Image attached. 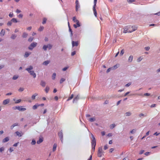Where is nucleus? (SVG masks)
<instances>
[{"instance_id":"nucleus-1","label":"nucleus","mask_w":160,"mask_h":160,"mask_svg":"<svg viewBox=\"0 0 160 160\" xmlns=\"http://www.w3.org/2000/svg\"><path fill=\"white\" fill-rule=\"evenodd\" d=\"M24 107V106H17L16 107H13L12 109L13 110H16L18 109L19 111H24L26 110V109L25 108H22V107Z\"/></svg>"},{"instance_id":"nucleus-2","label":"nucleus","mask_w":160,"mask_h":160,"mask_svg":"<svg viewBox=\"0 0 160 160\" xmlns=\"http://www.w3.org/2000/svg\"><path fill=\"white\" fill-rule=\"evenodd\" d=\"M92 138V139L91 140L92 147H96V139L93 134H91Z\"/></svg>"},{"instance_id":"nucleus-3","label":"nucleus","mask_w":160,"mask_h":160,"mask_svg":"<svg viewBox=\"0 0 160 160\" xmlns=\"http://www.w3.org/2000/svg\"><path fill=\"white\" fill-rule=\"evenodd\" d=\"M52 45L49 44L47 45H44L42 47V49L44 51H46L47 50V48H48L49 50L51 49L52 48Z\"/></svg>"},{"instance_id":"nucleus-4","label":"nucleus","mask_w":160,"mask_h":160,"mask_svg":"<svg viewBox=\"0 0 160 160\" xmlns=\"http://www.w3.org/2000/svg\"><path fill=\"white\" fill-rule=\"evenodd\" d=\"M37 44V43L36 42H34L32 43L28 47V49L31 50H32L33 48L36 46Z\"/></svg>"},{"instance_id":"nucleus-5","label":"nucleus","mask_w":160,"mask_h":160,"mask_svg":"<svg viewBox=\"0 0 160 160\" xmlns=\"http://www.w3.org/2000/svg\"><path fill=\"white\" fill-rule=\"evenodd\" d=\"M102 149L101 147H99L98 148L97 153V156L99 157H101L102 156Z\"/></svg>"},{"instance_id":"nucleus-6","label":"nucleus","mask_w":160,"mask_h":160,"mask_svg":"<svg viewBox=\"0 0 160 160\" xmlns=\"http://www.w3.org/2000/svg\"><path fill=\"white\" fill-rule=\"evenodd\" d=\"M58 135L59 137L60 140H61V142H62L63 139V134L62 130H61L59 132H58Z\"/></svg>"},{"instance_id":"nucleus-7","label":"nucleus","mask_w":160,"mask_h":160,"mask_svg":"<svg viewBox=\"0 0 160 160\" xmlns=\"http://www.w3.org/2000/svg\"><path fill=\"white\" fill-rule=\"evenodd\" d=\"M76 4V11L77 12L78 10V9L80 8V5L79 4L78 0H76L75 2Z\"/></svg>"},{"instance_id":"nucleus-8","label":"nucleus","mask_w":160,"mask_h":160,"mask_svg":"<svg viewBox=\"0 0 160 160\" xmlns=\"http://www.w3.org/2000/svg\"><path fill=\"white\" fill-rule=\"evenodd\" d=\"M80 99V95L79 94H78L76 97H75L73 100L72 102L73 103H74L75 102H77L78 100Z\"/></svg>"},{"instance_id":"nucleus-9","label":"nucleus","mask_w":160,"mask_h":160,"mask_svg":"<svg viewBox=\"0 0 160 160\" xmlns=\"http://www.w3.org/2000/svg\"><path fill=\"white\" fill-rule=\"evenodd\" d=\"M80 26L81 25L79 23V20L76 21V24H74L73 25V27L75 28H76L77 27H80Z\"/></svg>"},{"instance_id":"nucleus-10","label":"nucleus","mask_w":160,"mask_h":160,"mask_svg":"<svg viewBox=\"0 0 160 160\" xmlns=\"http://www.w3.org/2000/svg\"><path fill=\"white\" fill-rule=\"evenodd\" d=\"M10 102V99H7L3 101L2 104L4 105H5L9 102Z\"/></svg>"},{"instance_id":"nucleus-11","label":"nucleus","mask_w":160,"mask_h":160,"mask_svg":"<svg viewBox=\"0 0 160 160\" xmlns=\"http://www.w3.org/2000/svg\"><path fill=\"white\" fill-rule=\"evenodd\" d=\"M72 47H74V46H77L78 45V41H72Z\"/></svg>"},{"instance_id":"nucleus-12","label":"nucleus","mask_w":160,"mask_h":160,"mask_svg":"<svg viewBox=\"0 0 160 160\" xmlns=\"http://www.w3.org/2000/svg\"><path fill=\"white\" fill-rule=\"evenodd\" d=\"M124 32L126 33L127 32L131 33L132 32V31L129 30L127 27L124 28Z\"/></svg>"},{"instance_id":"nucleus-13","label":"nucleus","mask_w":160,"mask_h":160,"mask_svg":"<svg viewBox=\"0 0 160 160\" xmlns=\"http://www.w3.org/2000/svg\"><path fill=\"white\" fill-rule=\"evenodd\" d=\"M29 73L30 75L33 76V78H35L36 77V73L34 72L33 71H31L29 72Z\"/></svg>"},{"instance_id":"nucleus-14","label":"nucleus","mask_w":160,"mask_h":160,"mask_svg":"<svg viewBox=\"0 0 160 160\" xmlns=\"http://www.w3.org/2000/svg\"><path fill=\"white\" fill-rule=\"evenodd\" d=\"M46 83L45 81H44L43 80H41V81L40 85L42 87H44L46 86Z\"/></svg>"},{"instance_id":"nucleus-15","label":"nucleus","mask_w":160,"mask_h":160,"mask_svg":"<svg viewBox=\"0 0 160 160\" xmlns=\"http://www.w3.org/2000/svg\"><path fill=\"white\" fill-rule=\"evenodd\" d=\"M43 141V138L42 137L41 138H39V139L37 141V143L38 144H39L42 142Z\"/></svg>"},{"instance_id":"nucleus-16","label":"nucleus","mask_w":160,"mask_h":160,"mask_svg":"<svg viewBox=\"0 0 160 160\" xmlns=\"http://www.w3.org/2000/svg\"><path fill=\"white\" fill-rule=\"evenodd\" d=\"M5 30H4L3 29H2L1 30L0 33L1 36V37H2V36H4V35H5Z\"/></svg>"},{"instance_id":"nucleus-17","label":"nucleus","mask_w":160,"mask_h":160,"mask_svg":"<svg viewBox=\"0 0 160 160\" xmlns=\"http://www.w3.org/2000/svg\"><path fill=\"white\" fill-rule=\"evenodd\" d=\"M9 140V138L8 137H6L2 140L3 143H5L8 142Z\"/></svg>"},{"instance_id":"nucleus-18","label":"nucleus","mask_w":160,"mask_h":160,"mask_svg":"<svg viewBox=\"0 0 160 160\" xmlns=\"http://www.w3.org/2000/svg\"><path fill=\"white\" fill-rule=\"evenodd\" d=\"M50 61L49 60L45 61L42 63V65L47 66L50 63Z\"/></svg>"},{"instance_id":"nucleus-19","label":"nucleus","mask_w":160,"mask_h":160,"mask_svg":"<svg viewBox=\"0 0 160 160\" xmlns=\"http://www.w3.org/2000/svg\"><path fill=\"white\" fill-rule=\"evenodd\" d=\"M131 28H132V30H131V31H132V32L135 31L138 28L137 26H132L131 27Z\"/></svg>"},{"instance_id":"nucleus-20","label":"nucleus","mask_w":160,"mask_h":160,"mask_svg":"<svg viewBox=\"0 0 160 160\" xmlns=\"http://www.w3.org/2000/svg\"><path fill=\"white\" fill-rule=\"evenodd\" d=\"M31 54V52H26L24 55V57L25 58H27Z\"/></svg>"},{"instance_id":"nucleus-21","label":"nucleus","mask_w":160,"mask_h":160,"mask_svg":"<svg viewBox=\"0 0 160 160\" xmlns=\"http://www.w3.org/2000/svg\"><path fill=\"white\" fill-rule=\"evenodd\" d=\"M12 22H14V23H17L19 21H18L17 20V19L15 18H12L11 20Z\"/></svg>"},{"instance_id":"nucleus-22","label":"nucleus","mask_w":160,"mask_h":160,"mask_svg":"<svg viewBox=\"0 0 160 160\" xmlns=\"http://www.w3.org/2000/svg\"><path fill=\"white\" fill-rule=\"evenodd\" d=\"M33 69V67L32 66H30L29 68H27L26 69V70L28 71L29 72L31 71V70Z\"/></svg>"},{"instance_id":"nucleus-23","label":"nucleus","mask_w":160,"mask_h":160,"mask_svg":"<svg viewBox=\"0 0 160 160\" xmlns=\"http://www.w3.org/2000/svg\"><path fill=\"white\" fill-rule=\"evenodd\" d=\"M38 107V103H36L32 106V108L33 110H35Z\"/></svg>"},{"instance_id":"nucleus-24","label":"nucleus","mask_w":160,"mask_h":160,"mask_svg":"<svg viewBox=\"0 0 160 160\" xmlns=\"http://www.w3.org/2000/svg\"><path fill=\"white\" fill-rule=\"evenodd\" d=\"M38 95L37 93H35L34 94L32 95L31 98L32 100H34L35 98V97Z\"/></svg>"},{"instance_id":"nucleus-25","label":"nucleus","mask_w":160,"mask_h":160,"mask_svg":"<svg viewBox=\"0 0 160 160\" xmlns=\"http://www.w3.org/2000/svg\"><path fill=\"white\" fill-rule=\"evenodd\" d=\"M15 133L16 134L17 136H18V137H20L22 136V135L21 134V133L18 131H16Z\"/></svg>"},{"instance_id":"nucleus-26","label":"nucleus","mask_w":160,"mask_h":160,"mask_svg":"<svg viewBox=\"0 0 160 160\" xmlns=\"http://www.w3.org/2000/svg\"><path fill=\"white\" fill-rule=\"evenodd\" d=\"M57 147V144L56 143H54L53 145L52 150L54 152L56 150V148Z\"/></svg>"},{"instance_id":"nucleus-27","label":"nucleus","mask_w":160,"mask_h":160,"mask_svg":"<svg viewBox=\"0 0 160 160\" xmlns=\"http://www.w3.org/2000/svg\"><path fill=\"white\" fill-rule=\"evenodd\" d=\"M49 89V87L48 86H47L45 89V90L46 93H47L48 92Z\"/></svg>"},{"instance_id":"nucleus-28","label":"nucleus","mask_w":160,"mask_h":160,"mask_svg":"<svg viewBox=\"0 0 160 160\" xmlns=\"http://www.w3.org/2000/svg\"><path fill=\"white\" fill-rule=\"evenodd\" d=\"M28 35V34L26 33L25 32H24L22 35V37L23 38H26Z\"/></svg>"},{"instance_id":"nucleus-29","label":"nucleus","mask_w":160,"mask_h":160,"mask_svg":"<svg viewBox=\"0 0 160 160\" xmlns=\"http://www.w3.org/2000/svg\"><path fill=\"white\" fill-rule=\"evenodd\" d=\"M74 95L73 94H72L71 95V96L68 98L67 100V101H68L71 99H72Z\"/></svg>"},{"instance_id":"nucleus-30","label":"nucleus","mask_w":160,"mask_h":160,"mask_svg":"<svg viewBox=\"0 0 160 160\" xmlns=\"http://www.w3.org/2000/svg\"><path fill=\"white\" fill-rule=\"evenodd\" d=\"M92 147V148L91 151V152L92 153L91 155H92L95 151V147Z\"/></svg>"},{"instance_id":"nucleus-31","label":"nucleus","mask_w":160,"mask_h":160,"mask_svg":"<svg viewBox=\"0 0 160 160\" xmlns=\"http://www.w3.org/2000/svg\"><path fill=\"white\" fill-rule=\"evenodd\" d=\"M18 78V75H14L12 78V79L13 80H16Z\"/></svg>"},{"instance_id":"nucleus-32","label":"nucleus","mask_w":160,"mask_h":160,"mask_svg":"<svg viewBox=\"0 0 160 160\" xmlns=\"http://www.w3.org/2000/svg\"><path fill=\"white\" fill-rule=\"evenodd\" d=\"M47 20V19L46 18H43L42 24H44L46 23Z\"/></svg>"},{"instance_id":"nucleus-33","label":"nucleus","mask_w":160,"mask_h":160,"mask_svg":"<svg viewBox=\"0 0 160 160\" xmlns=\"http://www.w3.org/2000/svg\"><path fill=\"white\" fill-rule=\"evenodd\" d=\"M133 59V56L132 55H131L129 56V58H128V61L130 62H131Z\"/></svg>"},{"instance_id":"nucleus-34","label":"nucleus","mask_w":160,"mask_h":160,"mask_svg":"<svg viewBox=\"0 0 160 160\" xmlns=\"http://www.w3.org/2000/svg\"><path fill=\"white\" fill-rule=\"evenodd\" d=\"M69 31L71 32L70 36H71V37H72L73 35V33H72V31L71 28H69Z\"/></svg>"},{"instance_id":"nucleus-35","label":"nucleus","mask_w":160,"mask_h":160,"mask_svg":"<svg viewBox=\"0 0 160 160\" xmlns=\"http://www.w3.org/2000/svg\"><path fill=\"white\" fill-rule=\"evenodd\" d=\"M16 37H17V36L16 35H15V34H12L11 35V38L13 39H15Z\"/></svg>"},{"instance_id":"nucleus-36","label":"nucleus","mask_w":160,"mask_h":160,"mask_svg":"<svg viewBox=\"0 0 160 160\" xmlns=\"http://www.w3.org/2000/svg\"><path fill=\"white\" fill-rule=\"evenodd\" d=\"M56 76V74L55 72H54L53 73L52 75V80H54Z\"/></svg>"},{"instance_id":"nucleus-37","label":"nucleus","mask_w":160,"mask_h":160,"mask_svg":"<svg viewBox=\"0 0 160 160\" xmlns=\"http://www.w3.org/2000/svg\"><path fill=\"white\" fill-rule=\"evenodd\" d=\"M147 116V114H146L145 115L144 114L142 113H141L139 114V117H142V116L143 117H146V116Z\"/></svg>"},{"instance_id":"nucleus-38","label":"nucleus","mask_w":160,"mask_h":160,"mask_svg":"<svg viewBox=\"0 0 160 160\" xmlns=\"http://www.w3.org/2000/svg\"><path fill=\"white\" fill-rule=\"evenodd\" d=\"M65 81V78H61V79L60 80V84L62 83L63 82Z\"/></svg>"},{"instance_id":"nucleus-39","label":"nucleus","mask_w":160,"mask_h":160,"mask_svg":"<svg viewBox=\"0 0 160 160\" xmlns=\"http://www.w3.org/2000/svg\"><path fill=\"white\" fill-rule=\"evenodd\" d=\"M95 120V119L94 118H89V121L91 122H93Z\"/></svg>"},{"instance_id":"nucleus-40","label":"nucleus","mask_w":160,"mask_h":160,"mask_svg":"<svg viewBox=\"0 0 160 160\" xmlns=\"http://www.w3.org/2000/svg\"><path fill=\"white\" fill-rule=\"evenodd\" d=\"M36 142L34 139H32V142H31V144L32 145H34L35 144Z\"/></svg>"},{"instance_id":"nucleus-41","label":"nucleus","mask_w":160,"mask_h":160,"mask_svg":"<svg viewBox=\"0 0 160 160\" xmlns=\"http://www.w3.org/2000/svg\"><path fill=\"white\" fill-rule=\"evenodd\" d=\"M116 126V125L114 124H113L110 125V127L111 129H112L114 128Z\"/></svg>"},{"instance_id":"nucleus-42","label":"nucleus","mask_w":160,"mask_h":160,"mask_svg":"<svg viewBox=\"0 0 160 160\" xmlns=\"http://www.w3.org/2000/svg\"><path fill=\"white\" fill-rule=\"evenodd\" d=\"M135 1V0H127V2L129 3H131L133 2H134Z\"/></svg>"},{"instance_id":"nucleus-43","label":"nucleus","mask_w":160,"mask_h":160,"mask_svg":"<svg viewBox=\"0 0 160 160\" xmlns=\"http://www.w3.org/2000/svg\"><path fill=\"white\" fill-rule=\"evenodd\" d=\"M12 22L11 20H10V21H9L8 22V23H7V25L8 26H11L12 25Z\"/></svg>"},{"instance_id":"nucleus-44","label":"nucleus","mask_w":160,"mask_h":160,"mask_svg":"<svg viewBox=\"0 0 160 160\" xmlns=\"http://www.w3.org/2000/svg\"><path fill=\"white\" fill-rule=\"evenodd\" d=\"M93 12H94V14L95 16L96 17H97V11H96V9H93Z\"/></svg>"},{"instance_id":"nucleus-45","label":"nucleus","mask_w":160,"mask_h":160,"mask_svg":"<svg viewBox=\"0 0 160 160\" xmlns=\"http://www.w3.org/2000/svg\"><path fill=\"white\" fill-rule=\"evenodd\" d=\"M44 29V27L43 26H40L38 29V31H42Z\"/></svg>"},{"instance_id":"nucleus-46","label":"nucleus","mask_w":160,"mask_h":160,"mask_svg":"<svg viewBox=\"0 0 160 160\" xmlns=\"http://www.w3.org/2000/svg\"><path fill=\"white\" fill-rule=\"evenodd\" d=\"M77 20H78L77 19H76V17H73L72 18V21L74 22H76V21Z\"/></svg>"},{"instance_id":"nucleus-47","label":"nucleus","mask_w":160,"mask_h":160,"mask_svg":"<svg viewBox=\"0 0 160 160\" xmlns=\"http://www.w3.org/2000/svg\"><path fill=\"white\" fill-rule=\"evenodd\" d=\"M24 90V88H20L18 90V91L20 92H22Z\"/></svg>"},{"instance_id":"nucleus-48","label":"nucleus","mask_w":160,"mask_h":160,"mask_svg":"<svg viewBox=\"0 0 160 160\" xmlns=\"http://www.w3.org/2000/svg\"><path fill=\"white\" fill-rule=\"evenodd\" d=\"M126 116H129L131 114V113L130 112H127L125 113Z\"/></svg>"},{"instance_id":"nucleus-49","label":"nucleus","mask_w":160,"mask_h":160,"mask_svg":"<svg viewBox=\"0 0 160 160\" xmlns=\"http://www.w3.org/2000/svg\"><path fill=\"white\" fill-rule=\"evenodd\" d=\"M33 39V38L32 37H30V38H29L28 39V41L29 42H31L32 40Z\"/></svg>"},{"instance_id":"nucleus-50","label":"nucleus","mask_w":160,"mask_h":160,"mask_svg":"<svg viewBox=\"0 0 160 160\" xmlns=\"http://www.w3.org/2000/svg\"><path fill=\"white\" fill-rule=\"evenodd\" d=\"M124 53V50L123 49H122L121 52H120V55L121 56H122L123 55V54Z\"/></svg>"},{"instance_id":"nucleus-51","label":"nucleus","mask_w":160,"mask_h":160,"mask_svg":"<svg viewBox=\"0 0 160 160\" xmlns=\"http://www.w3.org/2000/svg\"><path fill=\"white\" fill-rule=\"evenodd\" d=\"M21 101V99H18V100H17L16 101V102H15V103H18L20 102Z\"/></svg>"},{"instance_id":"nucleus-52","label":"nucleus","mask_w":160,"mask_h":160,"mask_svg":"<svg viewBox=\"0 0 160 160\" xmlns=\"http://www.w3.org/2000/svg\"><path fill=\"white\" fill-rule=\"evenodd\" d=\"M9 150L10 152H11L13 151L14 150L13 148L11 147L9 148Z\"/></svg>"},{"instance_id":"nucleus-53","label":"nucleus","mask_w":160,"mask_h":160,"mask_svg":"<svg viewBox=\"0 0 160 160\" xmlns=\"http://www.w3.org/2000/svg\"><path fill=\"white\" fill-rule=\"evenodd\" d=\"M4 150V148L2 147L0 148V152H1Z\"/></svg>"},{"instance_id":"nucleus-54","label":"nucleus","mask_w":160,"mask_h":160,"mask_svg":"<svg viewBox=\"0 0 160 160\" xmlns=\"http://www.w3.org/2000/svg\"><path fill=\"white\" fill-rule=\"evenodd\" d=\"M76 53V51H74L73 52H72V53H71V55L72 56H73Z\"/></svg>"},{"instance_id":"nucleus-55","label":"nucleus","mask_w":160,"mask_h":160,"mask_svg":"<svg viewBox=\"0 0 160 160\" xmlns=\"http://www.w3.org/2000/svg\"><path fill=\"white\" fill-rule=\"evenodd\" d=\"M131 84V82H129L125 85L126 87H128L130 86Z\"/></svg>"},{"instance_id":"nucleus-56","label":"nucleus","mask_w":160,"mask_h":160,"mask_svg":"<svg viewBox=\"0 0 160 160\" xmlns=\"http://www.w3.org/2000/svg\"><path fill=\"white\" fill-rule=\"evenodd\" d=\"M13 16V13L12 12H11L9 15V16L10 18H12Z\"/></svg>"},{"instance_id":"nucleus-57","label":"nucleus","mask_w":160,"mask_h":160,"mask_svg":"<svg viewBox=\"0 0 160 160\" xmlns=\"http://www.w3.org/2000/svg\"><path fill=\"white\" fill-rule=\"evenodd\" d=\"M18 17L19 18H22L23 17V15L22 14H20L18 15Z\"/></svg>"},{"instance_id":"nucleus-58","label":"nucleus","mask_w":160,"mask_h":160,"mask_svg":"<svg viewBox=\"0 0 160 160\" xmlns=\"http://www.w3.org/2000/svg\"><path fill=\"white\" fill-rule=\"evenodd\" d=\"M68 68V67H65L62 69V71H65Z\"/></svg>"},{"instance_id":"nucleus-59","label":"nucleus","mask_w":160,"mask_h":160,"mask_svg":"<svg viewBox=\"0 0 160 160\" xmlns=\"http://www.w3.org/2000/svg\"><path fill=\"white\" fill-rule=\"evenodd\" d=\"M94 3V5H93V9H96V7L97 6H96L97 3Z\"/></svg>"},{"instance_id":"nucleus-60","label":"nucleus","mask_w":160,"mask_h":160,"mask_svg":"<svg viewBox=\"0 0 160 160\" xmlns=\"http://www.w3.org/2000/svg\"><path fill=\"white\" fill-rule=\"evenodd\" d=\"M156 104H152L151 105L150 107L151 108L155 107H156Z\"/></svg>"},{"instance_id":"nucleus-61","label":"nucleus","mask_w":160,"mask_h":160,"mask_svg":"<svg viewBox=\"0 0 160 160\" xmlns=\"http://www.w3.org/2000/svg\"><path fill=\"white\" fill-rule=\"evenodd\" d=\"M144 152V150H141L140 152L139 153V154L140 155L142 154V153H143Z\"/></svg>"},{"instance_id":"nucleus-62","label":"nucleus","mask_w":160,"mask_h":160,"mask_svg":"<svg viewBox=\"0 0 160 160\" xmlns=\"http://www.w3.org/2000/svg\"><path fill=\"white\" fill-rule=\"evenodd\" d=\"M150 94L148 93H145L144 94V95L145 96H148L150 95Z\"/></svg>"},{"instance_id":"nucleus-63","label":"nucleus","mask_w":160,"mask_h":160,"mask_svg":"<svg viewBox=\"0 0 160 160\" xmlns=\"http://www.w3.org/2000/svg\"><path fill=\"white\" fill-rule=\"evenodd\" d=\"M18 144H19V142L16 143L13 145V146L17 147L18 145Z\"/></svg>"},{"instance_id":"nucleus-64","label":"nucleus","mask_w":160,"mask_h":160,"mask_svg":"<svg viewBox=\"0 0 160 160\" xmlns=\"http://www.w3.org/2000/svg\"><path fill=\"white\" fill-rule=\"evenodd\" d=\"M149 49H150V48L149 47H146L145 48V50L147 51H148L149 50Z\"/></svg>"}]
</instances>
